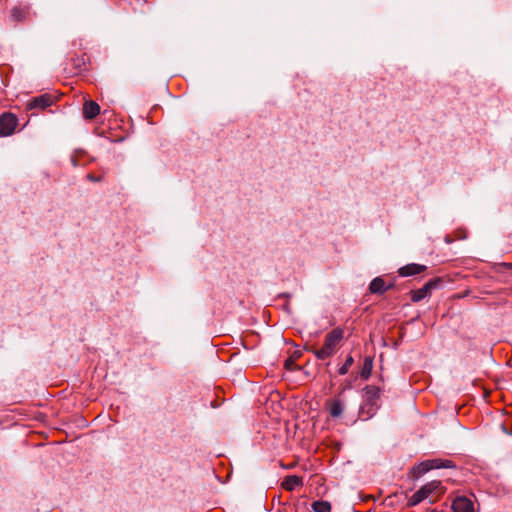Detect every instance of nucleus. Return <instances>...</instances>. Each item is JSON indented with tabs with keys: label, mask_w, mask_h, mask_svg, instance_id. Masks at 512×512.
Wrapping results in <instances>:
<instances>
[{
	"label": "nucleus",
	"mask_w": 512,
	"mask_h": 512,
	"mask_svg": "<svg viewBox=\"0 0 512 512\" xmlns=\"http://www.w3.org/2000/svg\"><path fill=\"white\" fill-rule=\"evenodd\" d=\"M87 178L90 180V181H93V182H100L102 180V177H97L93 174H88L87 175Z\"/></svg>",
	"instance_id": "nucleus-19"
},
{
	"label": "nucleus",
	"mask_w": 512,
	"mask_h": 512,
	"mask_svg": "<svg viewBox=\"0 0 512 512\" xmlns=\"http://www.w3.org/2000/svg\"><path fill=\"white\" fill-rule=\"evenodd\" d=\"M453 512H477L474 502L466 496H457L452 502Z\"/></svg>",
	"instance_id": "nucleus-4"
},
{
	"label": "nucleus",
	"mask_w": 512,
	"mask_h": 512,
	"mask_svg": "<svg viewBox=\"0 0 512 512\" xmlns=\"http://www.w3.org/2000/svg\"><path fill=\"white\" fill-rule=\"evenodd\" d=\"M52 104V97L45 94L38 97H35L31 101L28 102L27 108L28 109H45L46 107L50 106Z\"/></svg>",
	"instance_id": "nucleus-5"
},
{
	"label": "nucleus",
	"mask_w": 512,
	"mask_h": 512,
	"mask_svg": "<svg viewBox=\"0 0 512 512\" xmlns=\"http://www.w3.org/2000/svg\"><path fill=\"white\" fill-rule=\"evenodd\" d=\"M302 484V478L296 475L287 476L282 482L283 488L287 491H293L295 488L301 486Z\"/></svg>",
	"instance_id": "nucleus-10"
},
{
	"label": "nucleus",
	"mask_w": 512,
	"mask_h": 512,
	"mask_svg": "<svg viewBox=\"0 0 512 512\" xmlns=\"http://www.w3.org/2000/svg\"><path fill=\"white\" fill-rule=\"evenodd\" d=\"M430 470H431V464L429 463L428 460H426L412 468L411 476L414 479H418Z\"/></svg>",
	"instance_id": "nucleus-12"
},
{
	"label": "nucleus",
	"mask_w": 512,
	"mask_h": 512,
	"mask_svg": "<svg viewBox=\"0 0 512 512\" xmlns=\"http://www.w3.org/2000/svg\"><path fill=\"white\" fill-rule=\"evenodd\" d=\"M100 112L99 105L94 101H86L83 106V114L86 119L95 118Z\"/></svg>",
	"instance_id": "nucleus-8"
},
{
	"label": "nucleus",
	"mask_w": 512,
	"mask_h": 512,
	"mask_svg": "<svg viewBox=\"0 0 512 512\" xmlns=\"http://www.w3.org/2000/svg\"><path fill=\"white\" fill-rule=\"evenodd\" d=\"M315 512H330L331 506L326 501H316L312 504Z\"/></svg>",
	"instance_id": "nucleus-16"
},
{
	"label": "nucleus",
	"mask_w": 512,
	"mask_h": 512,
	"mask_svg": "<svg viewBox=\"0 0 512 512\" xmlns=\"http://www.w3.org/2000/svg\"><path fill=\"white\" fill-rule=\"evenodd\" d=\"M285 365H286V367H287V368H289V366H291V363L286 362V364H285Z\"/></svg>",
	"instance_id": "nucleus-20"
},
{
	"label": "nucleus",
	"mask_w": 512,
	"mask_h": 512,
	"mask_svg": "<svg viewBox=\"0 0 512 512\" xmlns=\"http://www.w3.org/2000/svg\"><path fill=\"white\" fill-rule=\"evenodd\" d=\"M11 17L15 20V21H22L25 19L26 17V11L22 8H19V7H15L11 10Z\"/></svg>",
	"instance_id": "nucleus-17"
},
{
	"label": "nucleus",
	"mask_w": 512,
	"mask_h": 512,
	"mask_svg": "<svg viewBox=\"0 0 512 512\" xmlns=\"http://www.w3.org/2000/svg\"><path fill=\"white\" fill-rule=\"evenodd\" d=\"M431 464V470L432 469H439V468H451L453 467V463L450 460H441V459H431L428 460Z\"/></svg>",
	"instance_id": "nucleus-15"
},
{
	"label": "nucleus",
	"mask_w": 512,
	"mask_h": 512,
	"mask_svg": "<svg viewBox=\"0 0 512 512\" xmlns=\"http://www.w3.org/2000/svg\"><path fill=\"white\" fill-rule=\"evenodd\" d=\"M364 393L367 403L371 406H376L380 395V389L376 386L370 385L365 387Z\"/></svg>",
	"instance_id": "nucleus-9"
},
{
	"label": "nucleus",
	"mask_w": 512,
	"mask_h": 512,
	"mask_svg": "<svg viewBox=\"0 0 512 512\" xmlns=\"http://www.w3.org/2000/svg\"><path fill=\"white\" fill-rule=\"evenodd\" d=\"M328 410L333 418L340 417L344 410V404L339 398L333 399L328 403Z\"/></svg>",
	"instance_id": "nucleus-11"
},
{
	"label": "nucleus",
	"mask_w": 512,
	"mask_h": 512,
	"mask_svg": "<svg viewBox=\"0 0 512 512\" xmlns=\"http://www.w3.org/2000/svg\"><path fill=\"white\" fill-rule=\"evenodd\" d=\"M435 284H436L435 281H429L422 288L412 291L411 292V300L413 302L421 301L428 295V293L435 286Z\"/></svg>",
	"instance_id": "nucleus-7"
},
{
	"label": "nucleus",
	"mask_w": 512,
	"mask_h": 512,
	"mask_svg": "<svg viewBox=\"0 0 512 512\" xmlns=\"http://www.w3.org/2000/svg\"><path fill=\"white\" fill-rule=\"evenodd\" d=\"M343 337L344 332L340 328L330 331L325 337L323 346L314 350L315 356L320 360H325L334 355Z\"/></svg>",
	"instance_id": "nucleus-1"
},
{
	"label": "nucleus",
	"mask_w": 512,
	"mask_h": 512,
	"mask_svg": "<svg viewBox=\"0 0 512 512\" xmlns=\"http://www.w3.org/2000/svg\"><path fill=\"white\" fill-rule=\"evenodd\" d=\"M369 290L372 293H383L386 290L384 280L380 277L373 279L370 283Z\"/></svg>",
	"instance_id": "nucleus-14"
},
{
	"label": "nucleus",
	"mask_w": 512,
	"mask_h": 512,
	"mask_svg": "<svg viewBox=\"0 0 512 512\" xmlns=\"http://www.w3.org/2000/svg\"><path fill=\"white\" fill-rule=\"evenodd\" d=\"M439 481H431L422 486L417 492H415L408 500V506L413 507L425 500L429 495L436 491L440 487Z\"/></svg>",
	"instance_id": "nucleus-2"
},
{
	"label": "nucleus",
	"mask_w": 512,
	"mask_h": 512,
	"mask_svg": "<svg viewBox=\"0 0 512 512\" xmlns=\"http://www.w3.org/2000/svg\"><path fill=\"white\" fill-rule=\"evenodd\" d=\"M354 359L352 356H348L344 362V364L339 368L338 372L340 375H345L350 367L353 365Z\"/></svg>",
	"instance_id": "nucleus-18"
},
{
	"label": "nucleus",
	"mask_w": 512,
	"mask_h": 512,
	"mask_svg": "<svg viewBox=\"0 0 512 512\" xmlns=\"http://www.w3.org/2000/svg\"><path fill=\"white\" fill-rule=\"evenodd\" d=\"M17 118L12 113H4L0 117V135L10 136L14 133L17 126Z\"/></svg>",
	"instance_id": "nucleus-3"
},
{
	"label": "nucleus",
	"mask_w": 512,
	"mask_h": 512,
	"mask_svg": "<svg viewBox=\"0 0 512 512\" xmlns=\"http://www.w3.org/2000/svg\"><path fill=\"white\" fill-rule=\"evenodd\" d=\"M373 368V360L370 357H366L363 361L361 370H360V377L363 379H368L371 375Z\"/></svg>",
	"instance_id": "nucleus-13"
},
{
	"label": "nucleus",
	"mask_w": 512,
	"mask_h": 512,
	"mask_svg": "<svg viewBox=\"0 0 512 512\" xmlns=\"http://www.w3.org/2000/svg\"><path fill=\"white\" fill-rule=\"evenodd\" d=\"M426 270L425 265H420L416 263L407 264L399 269V274L403 277L413 276L420 274Z\"/></svg>",
	"instance_id": "nucleus-6"
}]
</instances>
